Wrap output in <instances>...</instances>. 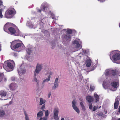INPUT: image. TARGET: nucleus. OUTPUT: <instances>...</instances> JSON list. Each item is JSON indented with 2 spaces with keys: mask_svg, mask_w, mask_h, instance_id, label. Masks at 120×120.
Wrapping results in <instances>:
<instances>
[{
  "mask_svg": "<svg viewBox=\"0 0 120 120\" xmlns=\"http://www.w3.org/2000/svg\"><path fill=\"white\" fill-rule=\"evenodd\" d=\"M110 59L113 62L120 64V54L117 51H114L110 52Z\"/></svg>",
  "mask_w": 120,
  "mask_h": 120,
  "instance_id": "1",
  "label": "nucleus"
},
{
  "mask_svg": "<svg viewBox=\"0 0 120 120\" xmlns=\"http://www.w3.org/2000/svg\"><path fill=\"white\" fill-rule=\"evenodd\" d=\"M15 66L14 62L11 60L5 61L4 64L3 68L7 72L12 71Z\"/></svg>",
  "mask_w": 120,
  "mask_h": 120,
  "instance_id": "2",
  "label": "nucleus"
},
{
  "mask_svg": "<svg viewBox=\"0 0 120 120\" xmlns=\"http://www.w3.org/2000/svg\"><path fill=\"white\" fill-rule=\"evenodd\" d=\"M73 43L75 46L76 49L75 50H74L70 49L68 50L67 51V53L70 54L78 50L81 48L82 46V41H80L79 39H76L73 41Z\"/></svg>",
  "mask_w": 120,
  "mask_h": 120,
  "instance_id": "3",
  "label": "nucleus"
},
{
  "mask_svg": "<svg viewBox=\"0 0 120 120\" xmlns=\"http://www.w3.org/2000/svg\"><path fill=\"white\" fill-rule=\"evenodd\" d=\"M12 46L15 49H20V50L22 49L24 47V46L23 44L22 43L21 41L19 40H15L12 42L11 45V49Z\"/></svg>",
  "mask_w": 120,
  "mask_h": 120,
  "instance_id": "4",
  "label": "nucleus"
},
{
  "mask_svg": "<svg viewBox=\"0 0 120 120\" xmlns=\"http://www.w3.org/2000/svg\"><path fill=\"white\" fill-rule=\"evenodd\" d=\"M71 35L65 34L62 36V43L65 45L68 44L71 39Z\"/></svg>",
  "mask_w": 120,
  "mask_h": 120,
  "instance_id": "5",
  "label": "nucleus"
},
{
  "mask_svg": "<svg viewBox=\"0 0 120 120\" xmlns=\"http://www.w3.org/2000/svg\"><path fill=\"white\" fill-rule=\"evenodd\" d=\"M8 31L9 32L8 33L11 34L16 36L21 35V33L17 28L10 27L8 29Z\"/></svg>",
  "mask_w": 120,
  "mask_h": 120,
  "instance_id": "6",
  "label": "nucleus"
},
{
  "mask_svg": "<svg viewBox=\"0 0 120 120\" xmlns=\"http://www.w3.org/2000/svg\"><path fill=\"white\" fill-rule=\"evenodd\" d=\"M16 13V11L13 8L9 9L5 12V17L7 18H11Z\"/></svg>",
  "mask_w": 120,
  "mask_h": 120,
  "instance_id": "7",
  "label": "nucleus"
},
{
  "mask_svg": "<svg viewBox=\"0 0 120 120\" xmlns=\"http://www.w3.org/2000/svg\"><path fill=\"white\" fill-rule=\"evenodd\" d=\"M43 68V66L42 64L39 63H37L36 64L35 71L34 72V76H36Z\"/></svg>",
  "mask_w": 120,
  "mask_h": 120,
  "instance_id": "8",
  "label": "nucleus"
},
{
  "mask_svg": "<svg viewBox=\"0 0 120 120\" xmlns=\"http://www.w3.org/2000/svg\"><path fill=\"white\" fill-rule=\"evenodd\" d=\"M18 71L20 76L22 75L26 72V66L23 64H22L18 68Z\"/></svg>",
  "mask_w": 120,
  "mask_h": 120,
  "instance_id": "9",
  "label": "nucleus"
},
{
  "mask_svg": "<svg viewBox=\"0 0 120 120\" xmlns=\"http://www.w3.org/2000/svg\"><path fill=\"white\" fill-rule=\"evenodd\" d=\"M53 74V72L51 71H47L45 74V75L47 77V78L44 79L42 81V83L44 84L45 82L49 81L50 80L51 75H52Z\"/></svg>",
  "mask_w": 120,
  "mask_h": 120,
  "instance_id": "10",
  "label": "nucleus"
},
{
  "mask_svg": "<svg viewBox=\"0 0 120 120\" xmlns=\"http://www.w3.org/2000/svg\"><path fill=\"white\" fill-rule=\"evenodd\" d=\"M116 70L114 71L111 69H107L105 71V74L106 75L108 76L110 74H112L113 75L115 76L116 74Z\"/></svg>",
  "mask_w": 120,
  "mask_h": 120,
  "instance_id": "11",
  "label": "nucleus"
},
{
  "mask_svg": "<svg viewBox=\"0 0 120 120\" xmlns=\"http://www.w3.org/2000/svg\"><path fill=\"white\" fill-rule=\"evenodd\" d=\"M76 102L75 100H73L72 102V106L73 109L78 114L80 113L79 109L76 106Z\"/></svg>",
  "mask_w": 120,
  "mask_h": 120,
  "instance_id": "12",
  "label": "nucleus"
},
{
  "mask_svg": "<svg viewBox=\"0 0 120 120\" xmlns=\"http://www.w3.org/2000/svg\"><path fill=\"white\" fill-rule=\"evenodd\" d=\"M9 87L11 90L15 91L16 90L18 86L15 83H11L9 85Z\"/></svg>",
  "mask_w": 120,
  "mask_h": 120,
  "instance_id": "13",
  "label": "nucleus"
},
{
  "mask_svg": "<svg viewBox=\"0 0 120 120\" xmlns=\"http://www.w3.org/2000/svg\"><path fill=\"white\" fill-rule=\"evenodd\" d=\"M12 23L10 22H8L4 26V31L6 32L8 31V29L11 26H12Z\"/></svg>",
  "mask_w": 120,
  "mask_h": 120,
  "instance_id": "14",
  "label": "nucleus"
},
{
  "mask_svg": "<svg viewBox=\"0 0 120 120\" xmlns=\"http://www.w3.org/2000/svg\"><path fill=\"white\" fill-rule=\"evenodd\" d=\"M119 100L120 97L118 96L115 100L114 104V109H116L117 108L119 103Z\"/></svg>",
  "mask_w": 120,
  "mask_h": 120,
  "instance_id": "15",
  "label": "nucleus"
},
{
  "mask_svg": "<svg viewBox=\"0 0 120 120\" xmlns=\"http://www.w3.org/2000/svg\"><path fill=\"white\" fill-rule=\"evenodd\" d=\"M112 86L114 88V89L113 90L111 89V90L112 91H115L116 90V88H117L118 86V83L117 82H113L111 83Z\"/></svg>",
  "mask_w": 120,
  "mask_h": 120,
  "instance_id": "16",
  "label": "nucleus"
},
{
  "mask_svg": "<svg viewBox=\"0 0 120 120\" xmlns=\"http://www.w3.org/2000/svg\"><path fill=\"white\" fill-rule=\"evenodd\" d=\"M48 5L47 3H44L42 4L41 7H42L43 9V11H46L48 9Z\"/></svg>",
  "mask_w": 120,
  "mask_h": 120,
  "instance_id": "17",
  "label": "nucleus"
},
{
  "mask_svg": "<svg viewBox=\"0 0 120 120\" xmlns=\"http://www.w3.org/2000/svg\"><path fill=\"white\" fill-rule=\"evenodd\" d=\"M94 98L95 102H97L99 101V97L96 93H95L94 94Z\"/></svg>",
  "mask_w": 120,
  "mask_h": 120,
  "instance_id": "18",
  "label": "nucleus"
},
{
  "mask_svg": "<svg viewBox=\"0 0 120 120\" xmlns=\"http://www.w3.org/2000/svg\"><path fill=\"white\" fill-rule=\"evenodd\" d=\"M63 31H64L65 32L66 34L70 35L72 33V30L70 29H64Z\"/></svg>",
  "mask_w": 120,
  "mask_h": 120,
  "instance_id": "19",
  "label": "nucleus"
},
{
  "mask_svg": "<svg viewBox=\"0 0 120 120\" xmlns=\"http://www.w3.org/2000/svg\"><path fill=\"white\" fill-rule=\"evenodd\" d=\"M86 99L89 102H91L93 100V98L91 96H88L86 97Z\"/></svg>",
  "mask_w": 120,
  "mask_h": 120,
  "instance_id": "20",
  "label": "nucleus"
},
{
  "mask_svg": "<svg viewBox=\"0 0 120 120\" xmlns=\"http://www.w3.org/2000/svg\"><path fill=\"white\" fill-rule=\"evenodd\" d=\"M91 61L90 60H87L85 62V64L87 67H90L91 64Z\"/></svg>",
  "mask_w": 120,
  "mask_h": 120,
  "instance_id": "21",
  "label": "nucleus"
},
{
  "mask_svg": "<svg viewBox=\"0 0 120 120\" xmlns=\"http://www.w3.org/2000/svg\"><path fill=\"white\" fill-rule=\"evenodd\" d=\"M7 92L1 90L0 91V97H5L6 96Z\"/></svg>",
  "mask_w": 120,
  "mask_h": 120,
  "instance_id": "22",
  "label": "nucleus"
},
{
  "mask_svg": "<svg viewBox=\"0 0 120 120\" xmlns=\"http://www.w3.org/2000/svg\"><path fill=\"white\" fill-rule=\"evenodd\" d=\"M24 113L25 120H30L28 115L27 113L25 111H24Z\"/></svg>",
  "mask_w": 120,
  "mask_h": 120,
  "instance_id": "23",
  "label": "nucleus"
},
{
  "mask_svg": "<svg viewBox=\"0 0 120 120\" xmlns=\"http://www.w3.org/2000/svg\"><path fill=\"white\" fill-rule=\"evenodd\" d=\"M33 49L32 48H27L26 50V52L28 54H30L33 52Z\"/></svg>",
  "mask_w": 120,
  "mask_h": 120,
  "instance_id": "24",
  "label": "nucleus"
},
{
  "mask_svg": "<svg viewBox=\"0 0 120 120\" xmlns=\"http://www.w3.org/2000/svg\"><path fill=\"white\" fill-rule=\"evenodd\" d=\"M40 100L39 104L40 105H42L43 104H44L46 102L45 100L43 99L42 98H40Z\"/></svg>",
  "mask_w": 120,
  "mask_h": 120,
  "instance_id": "25",
  "label": "nucleus"
},
{
  "mask_svg": "<svg viewBox=\"0 0 120 120\" xmlns=\"http://www.w3.org/2000/svg\"><path fill=\"white\" fill-rule=\"evenodd\" d=\"M59 112V109L58 108H55L54 109L53 111V114L58 115Z\"/></svg>",
  "mask_w": 120,
  "mask_h": 120,
  "instance_id": "26",
  "label": "nucleus"
},
{
  "mask_svg": "<svg viewBox=\"0 0 120 120\" xmlns=\"http://www.w3.org/2000/svg\"><path fill=\"white\" fill-rule=\"evenodd\" d=\"M43 115V112L41 111H39L37 115V118L38 119L39 117L42 116Z\"/></svg>",
  "mask_w": 120,
  "mask_h": 120,
  "instance_id": "27",
  "label": "nucleus"
},
{
  "mask_svg": "<svg viewBox=\"0 0 120 120\" xmlns=\"http://www.w3.org/2000/svg\"><path fill=\"white\" fill-rule=\"evenodd\" d=\"M5 112L4 110H0V117H2L5 115Z\"/></svg>",
  "mask_w": 120,
  "mask_h": 120,
  "instance_id": "28",
  "label": "nucleus"
},
{
  "mask_svg": "<svg viewBox=\"0 0 120 120\" xmlns=\"http://www.w3.org/2000/svg\"><path fill=\"white\" fill-rule=\"evenodd\" d=\"M26 25L30 28H32L33 25L31 22H28L26 23Z\"/></svg>",
  "mask_w": 120,
  "mask_h": 120,
  "instance_id": "29",
  "label": "nucleus"
},
{
  "mask_svg": "<svg viewBox=\"0 0 120 120\" xmlns=\"http://www.w3.org/2000/svg\"><path fill=\"white\" fill-rule=\"evenodd\" d=\"M80 105L81 107L82 108V110L84 111H85L86 109L85 106L82 102H80Z\"/></svg>",
  "mask_w": 120,
  "mask_h": 120,
  "instance_id": "30",
  "label": "nucleus"
},
{
  "mask_svg": "<svg viewBox=\"0 0 120 120\" xmlns=\"http://www.w3.org/2000/svg\"><path fill=\"white\" fill-rule=\"evenodd\" d=\"M36 76H34V78L33 80V81L34 82H35L37 84H38L39 82L38 79L36 78Z\"/></svg>",
  "mask_w": 120,
  "mask_h": 120,
  "instance_id": "31",
  "label": "nucleus"
},
{
  "mask_svg": "<svg viewBox=\"0 0 120 120\" xmlns=\"http://www.w3.org/2000/svg\"><path fill=\"white\" fill-rule=\"evenodd\" d=\"M58 80L59 79L58 78H56L54 84H55L59 85V81Z\"/></svg>",
  "mask_w": 120,
  "mask_h": 120,
  "instance_id": "32",
  "label": "nucleus"
},
{
  "mask_svg": "<svg viewBox=\"0 0 120 120\" xmlns=\"http://www.w3.org/2000/svg\"><path fill=\"white\" fill-rule=\"evenodd\" d=\"M53 118L55 120H59L58 115L53 114Z\"/></svg>",
  "mask_w": 120,
  "mask_h": 120,
  "instance_id": "33",
  "label": "nucleus"
},
{
  "mask_svg": "<svg viewBox=\"0 0 120 120\" xmlns=\"http://www.w3.org/2000/svg\"><path fill=\"white\" fill-rule=\"evenodd\" d=\"M12 103V101H10L9 103V104H7L6 105L3 106L2 107V108L3 109H4V108H7V105H11Z\"/></svg>",
  "mask_w": 120,
  "mask_h": 120,
  "instance_id": "34",
  "label": "nucleus"
},
{
  "mask_svg": "<svg viewBox=\"0 0 120 120\" xmlns=\"http://www.w3.org/2000/svg\"><path fill=\"white\" fill-rule=\"evenodd\" d=\"M54 86H53L52 88V90H55L58 87L59 85L55 84H54Z\"/></svg>",
  "mask_w": 120,
  "mask_h": 120,
  "instance_id": "35",
  "label": "nucleus"
},
{
  "mask_svg": "<svg viewBox=\"0 0 120 120\" xmlns=\"http://www.w3.org/2000/svg\"><path fill=\"white\" fill-rule=\"evenodd\" d=\"M2 8L4 10L5 8V7L2 4V2L0 0V8Z\"/></svg>",
  "mask_w": 120,
  "mask_h": 120,
  "instance_id": "36",
  "label": "nucleus"
},
{
  "mask_svg": "<svg viewBox=\"0 0 120 120\" xmlns=\"http://www.w3.org/2000/svg\"><path fill=\"white\" fill-rule=\"evenodd\" d=\"M3 10H4L2 8H0V18H2L3 17V15L2 14V12Z\"/></svg>",
  "mask_w": 120,
  "mask_h": 120,
  "instance_id": "37",
  "label": "nucleus"
},
{
  "mask_svg": "<svg viewBox=\"0 0 120 120\" xmlns=\"http://www.w3.org/2000/svg\"><path fill=\"white\" fill-rule=\"evenodd\" d=\"M95 89V87L93 84H91L90 85V90L93 91Z\"/></svg>",
  "mask_w": 120,
  "mask_h": 120,
  "instance_id": "38",
  "label": "nucleus"
},
{
  "mask_svg": "<svg viewBox=\"0 0 120 120\" xmlns=\"http://www.w3.org/2000/svg\"><path fill=\"white\" fill-rule=\"evenodd\" d=\"M97 65L96 64H95L94 66L92 65L90 68L91 71H93L97 67Z\"/></svg>",
  "mask_w": 120,
  "mask_h": 120,
  "instance_id": "39",
  "label": "nucleus"
},
{
  "mask_svg": "<svg viewBox=\"0 0 120 120\" xmlns=\"http://www.w3.org/2000/svg\"><path fill=\"white\" fill-rule=\"evenodd\" d=\"M4 77L3 74L0 73V82L2 81L3 78Z\"/></svg>",
  "mask_w": 120,
  "mask_h": 120,
  "instance_id": "40",
  "label": "nucleus"
},
{
  "mask_svg": "<svg viewBox=\"0 0 120 120\" xmlns=\"http://www.w3.org/2000/svg\"><path fill=\"white\" fill-rule=\"evenodd\" d=\"M93 106L91 104H90L89 105V108L91 110H92Z\"/></svg>",
  "mask_w": 120,
  "mask_h": 120,
  "instance_id": "41",
  "label": "nucleus"
},
{
  "mask_svg": "<svg viewBox=\"0 0 120 120\" xmlns=\"http://www.w3.org/2000/svg\"><path fill=\"white\" fill-rule=\"evenodd\" d=\"M45 116L47 117L49 115L48 111V110L45 111Z\"/></svg>",
  "mask_w": 120,
  "mask_h": 120,
  "instance_id": "42",
  "label": "nucleus"
},
{
  "mask_svg": "<svg viewBox=\"0 0 120 120\" xmlns=\"http://www.w3.org/2000/svg\"><path fill=\"white\" fill-rule=\"evenodd\" d=\"M45 108V104H44L42 106L41 109L43 111H45L44 110V109Z\"/></svg>",
  "mask_w": 120,
  "mask_h": 120,
  "instance_id": "43",
  "label": "nucleus"
},
{
  "mask_svg": "<svg viewBox=\"0 0 120 120\" xmlns=\"http://www.w3.org/2000/svg\"><path fill=\"white\" fill-rule=\"evenodd\" d=\"M82 51L84 54H85L87 53V51L84 49H82Z\"/></svg>",
  "mask_w": 120,
  "mask_h": 120,
  "instance_id": "44",
  "label": "nucleus"
},
{
  "mask_svg": "<svg viewBox=\"0 0 120 120\" xmlns=\"http://www.w3.org/2000/svg\"><path fill=\"white\" fill-rule=\"evenodd\" d=\"M97 109V107L95 106H94L93 107V110L92 109V110L93 111H95Z\"/></svg>",
  "mask_w": 120,
  "mask_h": 120,
  "instance_id": "45",
  "label": "nucleus"
},
{
  "mask_svg": "<svg viewBox=\"0 0 120 120\" xmlns=\"http://www.w3.org/2000/svg\"><path fill=\"white\" fill-rule=\"evenodd\" d=\"M42 118L43 120H47V117L46 116H45Z\"/></svg>",
  "mask_w": 120,
  "mask_h": 120,
  "instance_id": "46",
  "label": "nucleus"
},
{
  "mask_svg": "<svg viewBox=\"0 0 120 120\" xmlns=\"http://www.w3.org/2000/svg\"><path fill=\"white\" fill-rule=\"evenodd\" d=\"M103 87L105 89H106L107 88V87H106L105 85L104 82H103Z\"/></svg>",
  "mask_w": 120,
  "mask_h": 120,
  "instance_id": "47",
  "label": "nucleus"
},
{
  "mask_svg": "<svg viewBox=\"0 0 120 120\" xmlns=\"http://www.w3.org/2000/svg\"><path fill=\"white\" fill-rule=\"evenodd\" d=\"M98 114L100 116H102L103 115V113L102 112H101L99 113Z\"/></svg>",
  "mask_w": 120,
  "mask_h": 120,
  "instance_id": "48",
  "label": "nucleus"
},
{
  "mask_svg": "<svg viewBox=\"0 0 120 120\" xmlns=\"http://www.w3.org/2000/svg\"><path fill=\"white\" fill-rule=\"evenodd\" d=\"M51 95V93H49L48 94V97L49 98H50Z\"/></svg>",
  "mask_w": 120,
  "mask_h": 120,
  "instance_id": "49",
  "label": "nucleus"
},
{
  "mask_svg": "<svg viewBox=\"0 0 120 120\" xmlns=\"http://www.w3.org/2000/svg\"><path fill=\"white\" fill-rule=\"evenodd\" d=\"M3 80L4 81H6L7 80V79L6 77H4Z\"/></svg>",
  "mask_w": 120,
  "mask_h": 120,
  "instance_id": "50",
  "label": "nucleus"
},
{
  "mask_svg": "<svg viewBox=\"0 0 120 120\" xmlns=\"http://www.w3.org/2000/svg\"><path fill=\"white\" fill-rule=\"evenodd\" d=\"M112 120H117L116 118V117H113L112 119Z\"/></svg>",
  "mask_w": 120,
  "mask_h": 120,
  "instance_id": "51",
  "label": "nucleus"
},
{
  "mask_svg": "<svg viewBox=\"0 0 120 120\" xmlns=\"http://www.w3.org/2000/svg\"><path fill=\"white\" fill-rule=\"evenodd\" d=\"M105 0H98V1H100V2H104Z\"/></svg>",
  "mask_w": 120,
  "mask_h": 120,
  "instance_id": "52",
  "label": "nucleus"
},
{
  "mask_svg": "<svg viewBox=\"0 0 120 120\" xmlns=\"http://www.w3.org/2000/svg\"><path fill=\"white\" fill-rule=\"evenodd\" d=\"M61 120H65V119L64 118L62 117Z\"/></svg>",
  "mask_w": 120,
  "mask_h": 120,
  "instance_id": "53",
  "label": "nucleus"
},
{
  "mask_svg": "<svg viewBox=\"0 0 120 120\" xmlns=\"http://www.w3.org/2000/svg\"><path fill=\"white\" fill-rule=\"evenodd\" d=\"M43 119V118L42 117H41L39 119V120H42Z\"/></svg>",
  "mask_w": 120,
  "mask_h": 120,
  "instance_id": "54",
  "label": "nucleus"
},
{
  "mask_svg": "<svg viewBox=\"0 0 120 120\" xmlns=\"http://www.w3.org/2000/svg\"><path fill=\"white\" fill-rule=\"evenodd\" d=\"M38 11L39 12H41V10H39Z\"/></svg>",
  "mask_w": 120,
  "mask_h": 120,
  "instance_id": "55",
  "label": "nucleus"
},
{
  "mask_svg": "<svg viewBox=\"0 0 120 120\" xmlns=\"http://www.w3.org/2000/svg\"><path fill=\"white\" fill-rule=\"evenodd\" d=\"M81 54H82V53H79V56H80V55H81Z\"/></svg>",
  "mask_w": 120,
  "mask_h": 120,
  "instance_id": "56",
  "label": "nucleus"
},
{
  "mask_svg": "<svg viewBox=\"0 0 120 120\" xmlns=\"http://www.w3.org/2000/svg\"><path fill=\"white\" fill-rule=\"evenodd\" d=\"M119 27H120V22L119 23Z\"/></svg>",
  "mask_w": 120,
  "mask_h": 120,
  "instance_id": "57",
  "label": "nucleus"
},
{
  "mask_svg": "<svg viewBox=\"0 0 120 120\" xmlns=\"http://www.w3.org/2000/svg\"><path fill=\"white\" fill-rule=\"evenodd\" d=\"M117 120H120V118H118V119H117Z\"/></svg>",
  "mask_w": 120,
  "mask_h": 120,
  "instance_id": "58",
  "label": "nucleus"
},
{
  "mask_svg": "<svg viewBox=\"0 0 120 120\" xmlns=\"http://www.w3.org/2000/svg\"><path fill=\"white\" fill-rule=\"evenodd\" d=\"M2 68V67L0 65V68Z\"/></svg>",
  "mask_w": 120,
  "mask_h": 120,
  "instance_id": "59",
  "label": "nucleus"
},
{
  "mask_svg": "<svg viewBox=\"0 0 120 120\" xmlns=\"http://www.w3.org/2000/svg\"><path fill=\"white\" fill-rule=\"evenodd\" d=\"M52 19H54V17H52Z\"/></svg>",
  "mask_w": 120,
  "mask_h": 120,
  "instance_id": "60",
  "label": "nucleus"
},
{
  "mask_svg": "<svg viewBox=\"0 0 120 120\" xmlns=\"http://www.w3.org/2000/svg\"><path fill=\"white\" fill-rule=\"evenodd\" d=\"M107 112H106V113H107Z\"/></svg>",
  "mask_w": 120,
  "mask_h": 120,
  "instance_id": "61",
  "label": "nucleus"
},
{
  "mask_svg": "<svg viewBox=\"0 0 120 120\" xmlns=\"http://www.w3.org/2000/svg\"><path fill=\"white\" fill-rule=\"evenodd\" d=\"M101 107V106H100V107H99V108H100V107Z\"/></svg>",
  "mask_w": 120,
  "mask_h": 120,
  "instance_id": "62",
  "label": "nucleus"
},
{
  "mask_svg": "<svg viewBox=\"0 0 120 120\" xmlns=\"http://www.w3.org/2000/svg\"><path fill=\"white\" fill-rule=\"evenodd\" d=\"M1 99L0 98V99Z\"/></svg>",
  "mask_w": 120,
  "mask_h": 120,
  "instance_id": "63",
  "label": "nucleus"
}]
</instances>
